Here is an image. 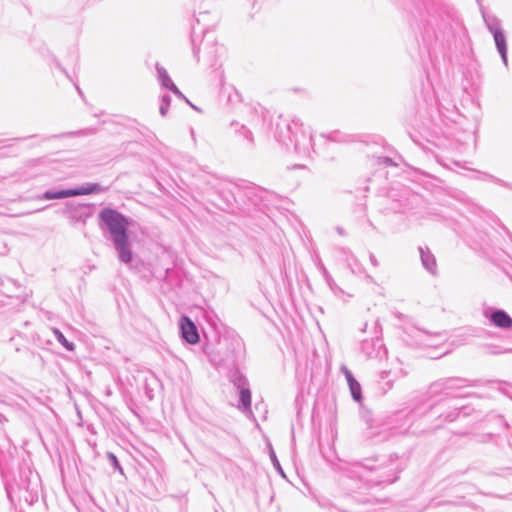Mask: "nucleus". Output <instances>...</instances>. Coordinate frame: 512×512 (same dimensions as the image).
Here are the masks:
<instances>
[{
  "label": "nucleus",
  "mask_w": 512,
  "mask_h": 512,
  "mask_svg": "<svg viewBox=\"0 0 512 512\" xmlns=\"http://www.w3.org/2000/svg\"><path fill=\"white\" fill-rule=\"evenodd\" d=\"M54 334L56 335L57 337V340L66 348L68 349L69 351H73L74 350V345L73 343L69 342L65 336L57 329L54 330Z\"/></svg>",
  "instance_id": "423d86ee"
},
{
  "label": "nucleus",
  "mask_w": 512,
  "mask_h": 512,
  "mask_svg": "<svg viewBox=\"0 0 512 512\" xmlns=\"http://www.w3.org/2000/svg\"><path fill=\"white\" fill-rule=\"evenodd\" d=\"M100 219L107 225L113 240L127 237L129 222L118 211L105 208L100 213Z\"/></svg>",
  "instance_id": "f257e3e1"
},
{
  "label": "nucleus",
  "mask_w": 512,
  "mask_h": 512,
  "mask_svg": "<svg viewBox=\"0 0 512 512\" xmlns=\"http://www.w3.org/2000/svg\"><path fill=\"white\" fill-rule=\"evenodd\" d=\"M113 241L120 259L125 263H129L132 260V253L128 246V236Z\"/></svg>",
  "instance_id": "7ed1b4c3"
},
{
  "label": "nucleus",
  "mask_w": 512,
  "mask_h": 512,
  "mask_svg": "<svg viewBox=\"0 0 512 512\" xmlns=\"http://www.w3.org/2000/svg\"><path fill=\"white\" fill-rule=\"evenodd\" d=\"M93 190H89V191H85V192H79V191H64V192H60L57 197H67V196H71V195H79V194H86V193H91Z\"/></svg>",
  "instance_id": "1a4fd4ad"
},
{
  "label": "nucleus",
  "mask_w": 512,
  "mask_h": 512,
  "mask_svg": "<svg viewBox=\"0 0 512 512\" xmlns=\"http://www.w3.org/2000/svg\"><path fill=\"white\" fill-rule=\"evenodd\" d=\"M494 40H495L497 49H498L499 53L501 54L503 62L506 64L507 63V46H506V39H505L504 34L501 31L496 30L494 32Z\"/></svg>",
  "instance_id": "39448f33"
},
{
  "label": "nucleus",
  "mask_w": 512,
  "mask_h": 512,
  "mask_svg": "<svg viewBox=\"0 0 512 512\" xmlns=\"http://www.w3.org/2000/svg\"><path fill=\"white\" fill-rule=\"evenodd\" d=\"M161 112H162L163 115H165V113H166V111H165V109L163 107L161 108Z\"/></svg>",
  "instance_id": "f8f14e48"
},
{
  "label": "nucleus",
  "mask_w": 512,
  "mask_h": 512,
  "mask_svg": "<svg viewBox=\"0 0 512 512\" xmlns=\"http://www.w3.org/2000/svg\"><path fill=\"white\" fill-rule=\"evenodd\" d=\"M352 396L355 400L359 401L361 398V387L358 382L350 383L349 385Z\"/></svg>",
  "instance_id": "6e6552de"
},
{
  "label": "nucleus",
  "mask_w": 512,
  "mask_h": 512,
  "mask_svg": "<svg viewBox=\"0 0 512 512\" xmlns=\"http://www.w3.org/2000/svg\"><path fill=\"white\" fill-rule=\"evenodd\" d=\"M492 322L500 328H511L512 318L504 311L499 310L491 315Z\"/></svg>",
  "instance_id": "20e7f679"
},
{
  "label": "nucleus",
  "mask_w": 512,
  "mask_h": 512,
  "mask_svg": "<svg viewBox=\"0 0 512 512\" xmlns=\"http://www.w3.org/2000/svg\"><path fill=\"white\" fill-rule=\"evenodd\" d=\"M180 327L183 338L189 344H196L199 342V334L197 328L187 316L181 318Z\"/></svg>",
  "instance_id": "f03ea898"
},
{
  "label": "nucleus",
  "mask_w": 512,
  "mask_h": 512,
  "mask_svg": "<svg viewBox=\"0 0 512 512\" xmlns=\"http://www.w3.org/2000/svg\"><path fill=\"white\" fill-rule=\"evenodd\" d=\"M240 400L246 409L251 407V393L248 389H242L240 391Z\"/></svg>",
  "instance_id": "0eeeda50"
},
{
  "label": "nucleus",
  "mask_w": 512,
  "mask_h": 512,
  "mask_svg": "<svg viewBox=\"0 0 512 512\" xmlns=\"http://www.w3.org/2000/svg\"><path fill=\"white\" fill-rule=\"evenodd\" d=\"M346 377H347V381H348V383H349V384H350V383H353V382H357V381L352 377V375H351L350 373H348V372L346 373Z\"/></svg>",
  "instance_id": "9b49d317"
},
{
  "label": "nucleus",
  "mask_w": 512,
  "mask_h": 512,
  "mask_svg": "<svg viewBox=\"0 0 512 512\" xmlns=\"http://www.w3.org/2000/svg\"><path fill=\"white\" fill-rule=\"evenodd\" d=\"M108 458L113 463L115 468L119 469L122 472V468H121V466L119 464V461H118L117 457L113 453H108Z\"/></svg>",
  "instance_id": "9d476101"
}]
</instances>
